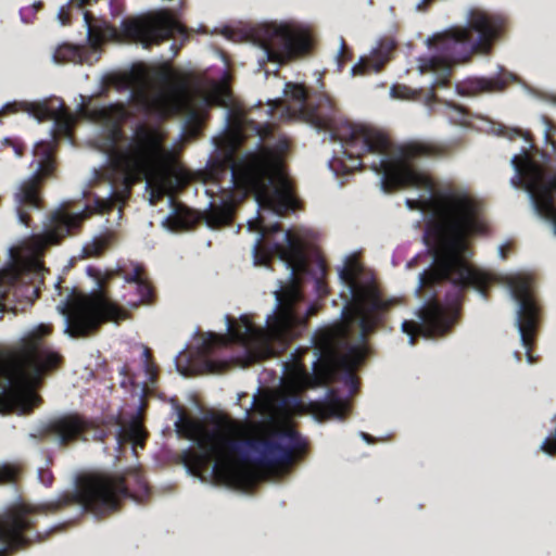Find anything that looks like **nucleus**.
Wrapping results in <instances>:
<instances>
[{
  "instance_id": "nucleus-1",
  "label": "nucleus",
  "mask_w": 556,
  "mask_h": 556,
  "mask_svg": "<svg viewBox=\"0 0 556 556\" xmlns=\"http://www.w3.org/2000/svg\"><path fill=\"white\" fill-rule=\"evenodd\" d=\"M285 104L281 117L302 119L317 130L329 128L313 112L306 110V91L302 85L287 83L283 100L269 101L264 111L266 116L273 110ZM330 137L340 143L342 156L334 155L329 167L334 173L342 169L350 172L365 164L367 154L377 156L369 164L372 172L380 175L379 185L383 192L404 186L415 190V197L407 198L408 210H418L427 216L424 239L432 252V262L418 276L415 293L442 280H450L455 286H472L481 289L492 278L491 275L468 265L471 255L472 239L484 231L477 203L464 189L441 187L434 189L429 177L413 164L414 157L428 153V148L420 143H410L389 154L388 138L371 127L350 123L340 124Z\"/></svg>"
},
{
  "instance_id": "nucleus-2",
  "label": "nucleus",
  "mask_w": 556,
  "mask_h": 556,
  "mask_svg": "<svg viewBox=\"0 0 556 556\" xmlns=\"http://www.w3.org/2000/svg\"><path fill=\"white\" fill-rule=\"evenodd\" d=\"M254 124V113L247 112L240 105L226 112L222 132L214 141L224 162L230 163L229 181L232 190L222 207L212 205L205 214L210 227L226 224L231 218L235 203L248 193H253L257 212L247 222L248 230L256 233L252 244L253 264L266 265L273 254L288 271L287 280L279 281L278 288L273 292L275 305L266 316L264 328L255 326L249 315H241L233 321L225 317L229 337L244 345L248 362L274 353L273 342L285 344L304 324V316L296 311V304L301 300L296 276L306 269L307 249L300 235L286 231L279 242L268 243L270 254L263 251L264 240L279 229L277 220H267L266 215L276 217L293 208L294 199L280 155L274 150L262 148L255 153L244 154L237 162L232 161L236 149L243 140L245 127L251 126L257 134H262L260 126Z\"/></svg>"
},
{
  "instance_id": "nucleus-3",
  "label": "nucleus",
  "mask_w": 556,
  "mask_h": 556,
  "mask_svg": "<svg viewBox=\"0 0 556 556\" xmlns=\"http://www.w3.org/2000/svg\"><path fill=\"white\" fill-rule=\"evenodd\" d=\"M339 278L343 285L340 295L345 301L343 319L315 334L318 355L314 374L308 375L293 359L283 367L279 389L265 392L260 400L252 399L251 407L255 406L271 425L283 422L304 408L296 396L299 391L324 384L338 368L353 369L366 354L365 337L381 319L387 303L380 299L370 273L363 269L355 255L344 258Z\"/></svg>"
},
{
  "instance_id": "nucleus-4",
  "label": "nucleus",
  "mask_w": 556,
  "mask_h": 556,
  "mask_svg": "<svg viewBox=\"0 0 556 556\" xmlns=\"http://www.w3.org/2000/svg\"><path fill=\"white\" fill-rule=\"evenodd\" d=\"M175 430L199 447L200 453L184 451L181 458L187 472L201 482L207 473L217 484L245 490L256 479L254 463L271 465L290 458L277 444L251 439L247 424L224 415L205 421L179 415Z\"/></svg>"
},
{
  "instance_id": "nucleus-5",
  "label": "nucleus",
  "mask_w": 556,
  "mask_h": 556,
  "mask_svg": "<svg viewBox=\"0 0 556 556\" xmlns=\"http://www.w3.org/2000/svg\"><path fill=\"white\" fill-rule=\"evenodd\" d=\"M90 115L106 127L105 139L98 143V148L106 154L126 191L134 182L144 178L146 187L151 189L152 205L154 198L172 193L184 182L174 152L163 146V134L157 128L139 125L130 137L121 142L122 134L117 124L125 116L123 108L101 106L93 109Z\"/></svg>"
},
{
  "instance_id": "nucleus-6",
  "label": "nucleus",
  "mask_w": 556,
  "mask_h": 556,
  "mask_svg": "<svg viewBox=\"0 0 556 556\" xmlns=\"http://www.w3.org/2000/svg\"><path fill=\"white\" fill-rule=\"evenodd\" d=\"M49 332L38 325L22 341L18 349L0 357V412L24 414L38 401L35 387L45 370L56 365L59 356L43 346L40 338Z\"/></svg>"
},
{
  "instance_id": "nucleus-7",
  "label": "nucleus",
  "mask_w": 556,
  "mask_h": 556,
  "mask_svg": "<svg viewBox=\"0 0 556 556\" xmlns=\"http://www.w3.org/2000/svg\"><path fill=\"white\" fill-rule=\"evenodd\" d=\"M137 98L148 111L160 116L184 114L180 137H194L203 123L204 109L226 105L229 91L225 83H201L189 75L169 74L160 87L140 90Z\"/></svg>"
},
{
  "instance_id": "nucleus-8",
  "label": "nucleus",
  "mask_w": 556,
  "mask_h": 556,
  "mask_svg": "<svg viewBox=\"0 0 556 556\" xmlns=\"http://www.w3.org/2000/svg\"><path fill=\"white\" fill-rule=\"evenodd\" d=\"M501 28L502 21L498 17L480 10L471 11L466 26L450 27L426 39L432 54L418 59L419 73L433 76L432 87L444 86L451 63L472 52H489Z\"/></svg>"
},
{
  "instance_id": "nucleus-9",
  "label": "nucleus",
  "mask_w": 556,
  "mask_h": 556,
  "mask_svg": "<svg viewBox=\"0 0 556 556\" xmlns=\"http://www.w3.org/2000/svg\"><path fill=\"white\" fill-rule=\"evenodd\" d=\"M525 146L518 155L510 159L515 172L510 185L515 189H523L533 211L547 222L556 235V175L547 177L529 156L532 144L525 138Z\"/></svg>"
},
{
  "instance_id": "nucleus-10",
  "label": "nucleus",
  "mask_w": 556,
  "mask_h": 556,
  "mask_svg": "<svg viewBox=\"0 0 556 556\" xmlns=\"http://www.w3.org/2000/svg\"><path fill=\"white\" fill-rule=\"evenodd\" d=\"M56 309L64 317V333L72 338L86 334L105 319L118 320L124 317V312L101 292H73Z\"/></svg>"
},
{
  "instance_id": "nucleus-11",
  "label": "nucleus",
  "mask_w": 556,
  "mask_h": 556,
  "mask_svg": "<svg viewBox=\"0 0 556 556\" xmlns=\"http://www.w3.org/2000/svg\"><path fill=\"white\" fill-rule=\"evenodd\" d=\"M260 66L266 62L282 64L309 48L305 31L289 23H268L254 28L250 36Z\"/></svg>"
},
{
  "instance_id": "nucleus-12",
  "label": "nucleus",
  "mask_w": 556,
  "mask_h": 556,
  "mask_svg": "<svg viewBox=\"0 0 556 556\" xmlns=\"http://www.w3.org/2000/svg\"><path fill=\"white\" fill-rule=\"evenodd\" d=\"M501 279L517 303L515 326L526 350L527 361L531 364L533 358L530 349L539 320V307L531 292V277L525 273H509L501 276Z\"/></svg>"
},
{
  "instance_id": "nucleus-13",
  "label": "nucleus",
  "mask_w": 556,
  "mask_h": 556,
  "mask_svg": "<svg viewBox=\"0 0 556 556\" xmlns=\"http://www.w3.org/2000/svg\"><path fill=\"white\" fill-rule=\"evenodd\" d=\"M124 492L125 486L118 478L87 475L78 479L73 497L86 510L97 516L115 509Z\"/></svg>"
},
{
  "instance_id": "nucleus-14",
  "label": "nucleus",
  "mask_w": 556,
  "mask_h": 556,
  "mask_svg": "<svg viewBox=\"0 0 556 556\" xmlns=\"http://www.w3.org/2000/svg\"><path fill=\"white\" fill-rule=\"evenodd\" d=\"M123 35L148 48L174 33H182L181 24L167 10H159L147 16L123 22Z\"/></svg>"
},
{
  "instance_id": "nucleus-15",
  "label": "nucleus",
  "mask_w": 556,
  "mask_h": 556,
  "mask_svg": "<svg viewBox=\"0 0 556 556\" xmlns=\"http://www.w3.org/2000/svg\"><path fill=\"white\" fill-rule=\"evenodd\" d=\"M417 320H404L401 329L408 337V344L413 345L415 336L426 339L443 334L455 318V309H446L437 301L422 304L416 312Z\"/></svg>"
},
{
  "instance_id": "nucleus-16",
  "label": "nucleus",
  "mask_w": 556,
  "mask_h": 556,
  "mask_svg": "<svg viewBox=\"0 0 556 556\" xmlns=\"http://www.w3.org/2000/svg\"><path fill=\"white\" fill-rule=\"evenodd\" d=\"M33 152L34 156L37 159V168L33 174L18 184L14 193L17 206H38V185L40 178L50 175L53 169V162L51 159L52 150L49 143L42 141L37 142Z\"/></svg>"
},
{
  "instance_id": "nucleus-17",
  "label": "nucleus",
  "mask_w": 556,
  "mask_h": 556,
  "mask_svg": "<svg viewBox=\"0 0 556 556\" xmlns=\"http://www.w3.org/2000/svg\"><path fill=\"white\" fill-rule=\"evenodd\" d=\"M0 111L26 112L38 122L52 121L53 131L58 135H68L75 123V116L64 108L60 102L58 105L49 104L47 101L40 102H8Z\"/></svg>"
},
{
  "instance_id": "nucleus-18",
  "label": "nucleus",
  "mask_w": 556,
  "mask_h": 556,
  "mask_svg": "<svg viewBox=\"0 0 556 556\" xmlns=\"http://www.w3.org/2000/svg\"><path fill=\"white\" fill-rule=\"evenodd\" d=\"M29 511L30 507L18 504L0 516V555L23 544L22 531L31 522L27 517Z\"/></svg>"
},
{
  "instance_id": "nucleus-19",
  "label": "nucleus",
  "mask_w": 556,
  "mask_h": 556,
  "mask_svg": "<svg viewBox=\"0 0 556 556\" xmlns=\"http://www.w3.org/2000/svg\"><path fill=\"white\" fill-rule=\"evenodd\" d=\"M85 217V211L70 212L65 207H59L45 223L42 232L35 238V249L41 250L58 240L76 227Z\"/></svg>"
},
{
  "instance_id": "nucleus-20",
  "label": "nucleus",
  "mask_w": 556,
  "mask_h": 556,
  "mask_svg": "<svg viewBox=\"0 0 556 556\" xmlns=\"http://www.w3.org/2000/svg\"><path fill=\"white\" fill-rule=\"evenodd\" d=\"M87 424L78 415H64L48 422L45 432L51 434L59 443L64 444L78 438Z\"/></svg>"
},
{
  "instance_id": "nucleus-21",
  "label": "nucleus",
  "mask_w": 556,
  "mask_h": 556,
  "mask_svg": "<svg viewBox=\"0 0 556 556\" xmlns=\"http://www.w3.org/2000/svg\"><path fill=\"white\" fill-rule=\"evenodd\" d=\"M387 59V52L380 48H374L368 55L361 56L358 62L352 66L351 75L362 76L370 72H378Z\"/></svg>"
},
{
  "instance_id": "nucleus-22",
  "label": "nucleus",
  "mask_w": 556,
  "mask_h": 556,
  "mask_svg": "<svg viewBox=\"0 0 556 556\" xmlns=\"http://www.w3.org/2000/svg\"><path fill=\"white\" fill-rule=\"evenodd\" d=\"M124 281L129 285L130 288L135 289L137 293L134 299L127 298L126 295L123 296V301L127 305L135 307L138 303L144 302L149 299L151 289L141 277L139 267H135L131 274L126 275L124 277Z\"/></svg>"
},
{
  "instance_id": "nucleus-23",
  "label": "nucleus",
  "mask_w": 556,
  "mask_h": 556,
  "mask_svg": "<svg viewBox=\"0 0 556 556\" xmlns=\"http://www.w3.org/2000/svg\"><path fill=\"white\" fill-rule=\"evenodd\" d=\"M348 407L349 402L346 399L331 395L326 402L318 406L316 414L320 419L332 418L341 420L344 417Z\"/></svg>"
},
{
  "instance_id": "nucleus-24",
  "label": "nucleus",
  "mask_w": 556,
  "mask_h": 556,
  "mask_svg": "<svg viewBox=\"0 0 556 556\" xmlns=\"http://www.w3.org/2000/svg\"><path fill=\"white\" fill-rule=\"evenodd\" d=\"M193 222V214L187 208L179 207L162 220V226L169 231H178L187 229Z\"/></svg>"
},
{
  "instance_id": "nucleus-25",
  "label": "nucleus",
  "mask_w": 556,
  "mask_h": 556,
  "mask_svg": "<svg viewBox=\"0 0 556 556\" xmlns=\"http://www.w3.org/2000/svg\"><path fill=\"white\" fill-rule=\"evenodd\" d=\"M142 410V406L139 405L137 408V416L132 417V419L121 428V437L123 440H128L132 443V445H140L143 440V430L140 421V414Z\"/></svg>"
},
{
  "instance_id": "nucleus-26",
  "label": "nucleus",
  "mask_w": 556,
  "mask_h": 556,
  "mask_svg": "<svg viewBox=\"0 0 556 556\" xmlns=\"http://www.w3.org/2000/svg\"><path fill=\"white\" fill-rule=\"evenodd\" d=\"M52 60L55 64H61L63 62L80 63L83 61V52L77 47L62 45L58 47L53 53Z\"/></svg>"
},
{
  "instance_id": "nucleus-27",
  "label": "nucleus",
  "mask_w": 556,
  "mask_h": 556,
  "mask_svg": "<svg viewBox=\"0 0 556 556\" xmlns=\"http://www.w3.org/2000/svg\"><path fill=\"white\" fill-rule=\"evenodd\" d=\"M142 357H143L142 368H143V372H144V380H142L141 382L138 383L136 381V377H131L129 379V384L140 386L143 392H149L150 389L154 384L155 372H154V369L150 366V364L148 362L149 350L146 346L142 348Z\"/></svg>"
},
{
  "instance_id": "nucleus-28",
  "label": "nucleus",
  "mask_w": 556,
  "mask_h": 556,
  "mask_svg": "<svg viewBox=\"0 0 556 556\" xmlns=\"http://www.w3.org/2000/svg\"><path fill=\"white\" fill-rule=\"evenodd\" d=\"M84 18H85L86 24H87L88 39H89L90 43L93 47L98 46L104 39H108V38H112L113 39V38H116L118 36L117 30L112 28V27H109V26H105L100 33H96V31H93V29L89 25L88 14L87 13H85Z\"/></svg>"
},
{
  "instance_id": "nucleus-29",
  "label": "nucleus",
  "mask_w": 556,
  "mask_h": 556,
  "mask_svg": "<svg viewBox=\"0 0 556 556\" xmlns=\"http://www.w3.org/2000/svg\"><path fill=\"white\" fill-rule=\"evenodd\" d=\"M18 269L14 265H10L0 269V301L4 296L8 288L17 279Z\"/></svg>"
},
{
  "instance_id": "nucleus-30",
  "label": "nucleus",
  "mask_w": 556,
  "mask_h": 556,
  "mask_svg": "<svg viewBox=\"0 0 556 556\" xmlns=\"http://www.w3.org/2000/svg\"><path fill=\"white\" fill-rule=\"evenodd\" d=\"M13 475H14V471L10 467H7V466L0 467V482L11 480Z\"/></svg>"
},
{
  "instance_id": "nucleus-31",
  "label": "nucleus",
  "mask_w": 556,
  "mask_h": 556,
  "mask_svg": "<svg viewBox=\"0 0 556 556\" xmlns=\"http://www.w3.org/2000/svg\"><path fill=\"white\" fill-rule=\"evenodd\" d=\"M103 247V242L98 243L97 241H93L92 248H85V251L87 254H97L101 251Z\"/></svg>"
},
{
  "instance_id": "nucleus-32",
  "label": "nucleus",
  "mask_w": 556,
  "mask_h": 556,
  "mask_svg": "<svg viewBox=\"0 0 556 556\" xmlns=\"http://www.w3.org/2000/svg\"><path fill=\"white\" fill-rule=\"evenodd\" d=\"M345 383L349 386V390L352 392L356 389L355 378L351 374L344 376Z\"/></svg>"
},
{
  "instance_id": "nucleus-33",
  "label": "nucleus",
  "mask_w": 556,
  "mask_h": 556,
  "mask_svg": "<svg viewBox=\"0 0 556 556\" xmlns=\"http://www.w3.org/2000/svg\"><path fill=\"white\" fill-rule=\"evenodd\" d=\"M28 268L36 273H40L42 270V265L37 258H33L29 262Z\"/></svg>"
},
{
  "instance_id": "nucleus-34",
  "label": "nucleus",
  "mask_w": 556,
  "mask_h": 556,
  "mask_svg": "<svg viewBox=\"0 0 556 556\" xmlns=\"http://www.w3.org/2000/svg\"><path fill=\"white\" fill-rule=\"evenodd\" d=\"M56 17L61 25H65L66 16H65V9L63 7L59 10Z\"/></svg>"
},
{
  "instance_id": "nucleus-35",
  "label": "nucleus",
  "mask_w": 556,
  "mask_h": 556,
  "mask_svg": "<svg viewBox=\"0 0 556 556\" xmlns=\"http://www.w3.org/2000/svg\"><path fill=\"white\" fill-rule=\"evenodd\" d=\"M111 203H112L111 199L109 201H105V200L97 201L98 208L101 212L106 210L110 206Z\"/></svg>"
},
{
  "instance_id": "nucleus-36",
  "label": "nucleus",
  "mask_w": 556,
  "mask_h": 556,
  "mask_svg": "<svg viewBox=\"0 0 556 556\" xmlns=\"http://www.w3.org/2000/svg\"><path fill=\"white\" fill-rule=\"evenodd\" d=\"M206 341L208 344H215V343H218V341H220V338H219V336H217L215 333H208Z\"/></svg>"
},
{
  "instance_id": "nucleus-37",
  "label": "nucleus",
  "mask_w": 556,
  "mask_h": 556,
  "mask_svg": "<svg viewBox=\"0 0 556 556\" xmlns=\"http://www.w3.org/2000/svg\"><path fill=\"white\" fill-rule=\"evenodd\" d=\"M545 123V128H544V139H545V142H548V134H549V130H551V126L544 121Z\"/></svg>"
},
{
  "instance_id": "nucleus-38",
  "label": "nucleus",
  "mask_w": 556,
  "mask_h": 556,
  "mask_svg": "<svg viewBox=\"0 0 556 556\" xmlns=\"http://www.w3.org/2000/svg\"><path fill=\"white\" fill-rule=\"evenodd\" d=\"M343 50H344V41H343V39H341L340 40V49L338 51V56L343 53Z\"/></svg>"
},
{
  "instance_id": "nucleus-39",
  "label": "nucleus",
  "mask_w": 556,
  "mask_h": 556,
  "mask_svg": "<svg viewBox=\"0 0 556 556\" xmlns=\"http://www.w3.org/2000/svg\"><path fill=\"white\" fill-rule=\"evenodd\" d=\"M362 438L366 441V442H371V438L366 434V433H362Z\"/></svg>"
},
{
  "instance_id": "nucleus-40",
  "label": "nucleus",
  "mask_w": 556,
  "mask_h": 556,
  "mask_svg": "<svg viewBox=\"0 0 556 556\" xmlns=\"http://www.w3.org/2000/svg\"><path fill=\"white\" fill-rule=\"evenodd\" d=\"M390 93H391L392 97H397L396 96V93H397L396 88L395 87L391 88Z\"/></svg>"
},
{
  "instance_id": "nucleus-41",
  "label": "nucleus",
  "mask_w": 556,
  "mask_h": 556,
  "mask_svg": "<svg viewBox=\"0 0 556 556\" xmlns=\"http://www.w3.org/2000/svg\"><path fill=\"white\" fill-rule=\"evenodd\" d=\"M498 254L501 257H504L503 247H498Z\"/></svg>"
},
{
  "instance_id": "nucleus-42",
  "label": "nucleus",
  "mask_w": 556,
  "mask_h": 556,
  "mask_svg": "<svg viewBox=\"0 0 556 556\" xmlns=\"http://www.w3.org/2000/svg\"><path fill=\"white\" fill-rule=\"evenodd\" d=\"M18 219L21 223H24V216L21 212H18Z\"/></svg>"
},
{
  "instance_id": "nucleus-43",
  "label": "nucleus",
  "mask_w": 556,
  "mask_h": 556,
  "mask_svg": "<svg viewBox=\"0 0 556 556\" xmlns=\"http://www.w3.org/2000/svg\"><path fill=\"white\" fill-rule=\"evenodd\" d=\"M121 374H122V375H127V368H126V367H122V369H121Z\"/></svg>"
},
{
  "instance_id": "nucleus-44",
  "label": "nucleus",
  "mask_w": 556,
  "mask_h": 556,
  "mask_svg": "<svg viewBox=\"0 0 556 556\" xmlns=\"http://www.w3.org/2000/svg\"><path fill=\"white\" fill-rule=\"evenodd\" d=\"M426 1H427V0H421V1L417 4V8H418V9H420V8H421V4H422L424 2H426Z\"/></svg>"
},
{
  "instance_id": "nucleus-45",
  "label": "nucleus",
  "mask_w": 556,
  "mask_h": 556,
  "mask_svg": "<svg viewBox=\"0 0 556 556\" xmlns=\"http://www.w3.org/2000/svg\"><path fill=\"white\" fill-rule=\"evenodd\" d=\"M249 414H250V410L247 409L245 413H244V417L247 418L249 416Z\"/></svg>"
},
{
  "instance_id": "nucleus-46",
  "label": "nucleus",
  "mask_w": 556,
  "mask_h": 556,
  "mask_svg": "<svg viewBox=\"0 0 556 556\" xmlns=\"http://www.w3.org/2000/svg\"><path fill=\"white\" fill-rule=\"evenodd\" d=\"M121 384H122L123 387H126V381H125V380H123V381L121 382Z\"/></svg>"
},
{
  "instance_id": "nucleus-47",
  "label": "nucleus",
  "mask_w": 556,
  "mask_h": 556,
  "mask_svg": "<svg viewBox=\"0 0 556 556\" xmlns=\"http://www.w3.org/2000/svg\"><path fill=\"white\" fill-rule=\"evenodd\" d=\"M516 361H519V356L517 353H515Z\"/></svg>"
}]
</instances>
